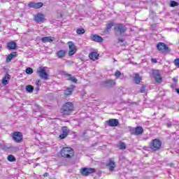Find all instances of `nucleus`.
<instances>
[{
  "mask_svg": "<svg viewBox=\"0 0 179 179\" xmlns=\"http://www.w3.org/2000/svg\"><path fill=\"white\" fill-rule=\"evenodd\" d=\"M163 142L159 138L152 139L149 143V148L152 152H159L162 150Z\"/></svg>",
  "mask_w": 179,
  "mask_h": 179,
  "instance_id": "obj_1",
  "label": "nucleus"
},
{
  "mask_svg": "<svg viewBox=\"0 0 179 179\" xmlns=\"http://www.w3.org/2000/svg\"><path fill=\"white\" fill-rule=\"evenodd\" d=\"M127 27L123 24H116L114 25V32L116 36H121L127 32Z\"/></svg>",
  "mask_w": 179,
  "mask_h": 179,
  "instance_id": "obj_2",
  "label": "nucleus"
},
{
  "mask_svg": "<svg viewBox=\"0 0 179 179\" xmlns=\"http://www.w3.org/2000/svg\"><path fill=\"white\" fill-rule=\"evenodd\" d=\"M60 155L62 156V157L71 159V157H72L75 153L73 152V149L69 147H65L61 150Z\"/></svg>",
  "mask_w": 179,
  "mask_h": 179,
  "instance_id": "obj_3",
  "label": "nucleus"
},
{
  "mask_svg": "<svg viewBox=\"0 0 179 179\" xmlns=\"http://www.w3.org/2000/svg\"><path fill=\"white\" fill-rule=\"evenodd\" d=\"M156 47L159 52H162L163 54H164V52L169 53L171 52V49L163 42H159L157 43Z\"/></svg>",
  "mask_w": 179,
  "mask_h": 179,
  "instance_id": "obj_4",
  "label": "nucleus"
},
{
  "mask_svg": "<svg viewBox=\"0 0 179 179\" xmlns=\"http://www.w3.org/2000/svg\"><path fill=\"white\" fill-rule=\"evenodd\" d=\"M61 111L63 114H65L66 115H71V113L73 111V103H72V102L66 103Z\"/></svg>",
  "mask_w": 179,
  "mask_h": 179,
  "instance_id": "obj_5",
  "label": "nucleus"
},
{
  "mask_svg": "<svg viewBox=\"0 0 179 179\" xmlns=\"http://www.w3.org/2000/svg\"><path fill=\"white\" fill-rule=\"evenodd\" d=\"M45 69H47V67H39L37 69V73H38V76L41 79H45V80H47V79H48V73H47Z\"/></svg>",
  "mask_w": 179,
  "mask_h": 179,
  "instance_id": "obj_6",
  "label": "nucleus"
},
{
  "mask_svg": "<svg viewBox=\"0 0 179 179\" xmlns=\"http://www.w3.org/2000/svg\"><path fill=\"white\" fill-rule=\"evenodd\" d=\"M131 135H135L136 136H139L143 134V127L142 126H138L134 128L130 129Z\"/></svg>",
  "mask_w": 179,
  "mask_h": 179,
  "instance_id": "obj_7",
  "label": "nucleus"
},
{
  "mask_svg": "<svg viewBox=\"0 0 179 179\" xmlns=\"http://www.w3.org/2000/svg\"><path fill=\"white\" fill-rule=\"evenodd\" d=\"M152 74L157 83H162L163 82V77H162V74H160L159 70H153Z\"/></svg>",
  "mask_w": 179,
  "mask_h": 179,
  "instance_id": "obj_8",
  "label": "nucleus"
},
{
  "mask_svg": "<svg viewBox=\"0 0 179 179\" xmlns=\"http://www.w3.org/2000/svg\"><path fill=\"white\" fill-rule=\"evenodd\" d=\"M68 45H69V57H72V55H75V54H76V45H75V43L72 41H69L67 43Z\"/></svg>",
  "mask_w": 179,
  "mask_h": 179,
  "instance_id": "obj_9",
  "label": "nucleus"
},
{
  "mask_svg": "<svg viewBox=\"0 0 179 179\" xmlns=\"http://www.w3.org/2000/svg\"><path fill=\"white\" fill-rule=\"evenodd\" d=\"M96 171V169L93 168H83L80 169V173L83 176H89V174H93Z\"/></svg>",
  "mask_w": 179,
  "mask_h": 179,
  "instance_id": "obj_10",
  "label": "nucleus"
},
{
  "mask_svg": "<svg viewBox=\"0 0 179 179\" xmlns=\"http://www.w3.org/2000/svg\"><path fill=\"white\" fill-rule=\"evenodd\" d=\"M13 139L19 143V142H22V139H23V134L21 132L15 131L13 134Z\"/></svg>",
  "mask_w": 179,
  "mask_h": 179,
  "instance_id": "obj_11",
  "label": "nucleus"
},
{
  "mask_svg": "<svg viewBox=\"0 0 179 179\" xmlns=\"http://www.w3.org/2000/svg\"><path fill=\"white\" fill-rule=\"evenodd\" d=\"M69 133V130H68V127H64L62 128V134L59 135L60 139H65L68 136V134Z\"/></svg>",
  "mask_w": 179,
  "mask_h": 179,
  "instance_id": "obj_12",
  "label": "nucleus"
},
{
  "mask_svg": "<svg viewBox=\"0 0 179 179\" xmlns=\"http://www.w3.org/2000/svg\"><path fill=\"white\" fill-rule=\"evenodd\" d=\"M34 20L37 23H43L44 22V15L38 13V15H35Z\"/></svg>",
  "mask_w": 179,
  "mask_h": 179,
  "instance_id": "obj_13",
  "label": "nucleus"
},
{
  "mask_svg": "<svg viewBox=\"0 0 179 179\" xmlns=\"http://www.w3.org/2000/svg\"><path fill=\"white\" fill-rule=\"evenodd\" d=\"M28 6L29 8H35L36 9H40V8H42L43 3L38 2V3H34L31 2L28 4Z\"/></svg>",
  "mask_w": 179,
  "mask_h": 179,
  "instance_id": "obj_14",
  "label": "nucleus"
},
{
  "mask_svg": "<svg viewBox=\"0 0 179 179\" xmlns=\"http://www.w3.org/2000/svg\"><path fill=\"white\" fill-rule=\"evenodd\" d=\"M92 39L93 40V41H96V43H103V37L97 34L92 35Z\"/></svg>",
  "mask_w": 179,
  "mask_h": 179,
  "instance_id": "obj_15",
  "label": "nucleus"
},
{
  "mask_svg": "<svg viewBox=\"0 0 179 179\" xmlns=\"http://www.w3.org/2000/svg\"><path fill=\"white\" fill-rule=\"evenodd\" d=\"M16 52H11L10 55H8L6 59V62L7 63L10 62V61H12V59H13V58L16 57Z\"/></svg>",
  "mask_w": 179,
  "mask_h": 179,
  "instance_id": "obj_16",
  "label": "nucleus"
},
{
  "mask_svg": "<svg viewBox=\"0 0 179 179\" xmlns=\"http://www.w3.org/2000/svg\"><path fill=\"white\" fill-rule=\"evenodd\" d=\"M89 57L92 61H96V59H99V54L96 52H92L91 53H90Z\"/></svg>",
  "mask_w": 179,
  "mask_h": 179,
  "instance_id": "obj_17",
  "label": "nucleus"
},
{
  "mask_svg": "<svg viewBox=\"0 0 179 179\" xmlns=\"http://www.w3.org/2000/svg\"><path fill=\"white\" fill-rule=\"evenodd\" d=\"M41 41L42 43H52V41H54V37L45 36L41 38Z\"/></svg>",
  "mask_w": 179,
  "mask_h": 179,
  "instance_id": "obj_18",
  "label": "nucleus"
},
{
  "mask_svg": "<svg viewBox=\"0 0 179 179\" xmlns=\"http://www.w3.org/2000/svg\"><path fill=\"white\" fill-rule=\"evenodd\" d=\"M134 80L136 85H139V83H141V82H142V77H141V76H139L138 73H136L135 76L134 78Z\"/></svg>",
  "mask_w": 179,
  "mask_h": 179,
  "instance_id": "obj_19",
  "label": "nucleus"
},
{
  "mask_svg": "<svg viewBox=\"0 0 179 179\" xmlns=\"http://www.w3.org/2000/svg\"><path fill=\"white\" fill-rule=\"evenodd\" d=\"M66 55V50H62L57 52V57H58V58H64Z\"/></svg>",
  "mask_w": 179,
  "mask_h": 179,
  "instance_id": "obj_20",
  "label": "nucleus"
},
{
  "mask_svg": "<svg viewBox=\"0 0 179 179\" xmlns=\"http://www.w3.org/2000/svg\"><path fill=\"white\" fill-rule=\"evenodd\" d=\"M9 79H10V76L9 74H6L2 80L3 85H8L9 83Z\"/></svg>",
  "mask_w": 179,
  "mask_h": 179,
  "instance_id": "obj_21",
  "label": "nucleus"
},
{
  "mask_svg": "<svg viewBox=\"0 0 179 179\" xmlns=\"http://www.w3.org/2000/svg\"><path fill=\"white\" fill-rule=\"evenodd\" d=\"M7 47H8V50H15V48H16V43L9 42L7 44Z\"/></svg>",
  "mask_w": 179,
  "mask_h": 179,
  "instance_id": "obj_22",
  "label": "nucleus"
},
{
  "mask_svg": "<svg viewBox=\"0 0 179 179\" xmlns=\"http://www.w3.org/2000/svg\"><path fill=\"white\" fill-rule=\"evenodd\" d=\"M73 92V87H68L66 90H64V94L65 96H70V94H72Z\"/></svg>",
  "mask_w": 179,
  "mask_h": 179,
  "instance_id": "obj_23",
  "label": "nucleus"
},
{
  "mask_svg": "<svg viewBox=\"0 0 179 179\" xmlns=\"http://www.w3.org/2000/svg\"><path fill=\"white\" fill-rule=\"evenodd\" d=\"M118 148L120 150H125V149H127V144L124 142H120Z\"/></svg>",
  "mask_w": 179,
  "mask_h": 179,
  "instance_id": "obj_24",
  "label": "nucleus"
},
{
  "mask_svg": "<svg viewBox=\"0 0 179 179\" xmlns=\"http://www.w3.org/2000/svg\"><path fill=\"white\" fill-rule=\"evenodd\" d=\"M66 76L68 77V80H71V82H73L74 83H76L78 82V80L75 77H72L71 74H66Z\"/></svg>",
  "mask_w": 179,
  "mask_h": 179,
  "instance_id": "obj_25",
  "label": "nucleus"
},
{
  "mask_svg": "<svg viewBox=\"0 0 179 179\" xmlns=\"http://www.w3.org/2000/svg\"><path fill=\"white\" fill-rule=\"evenodd\" d=\"M26 90L28 93H33V90H34V87L32 85H28L26 86Z\"/></svg>",
  "mask_w": 179,
  "mask_h": 179,
  "instance_id": "obj_26",
  "label": "nucleus"
},
{
  "mask_svg": "<svg viewBox=\"0 0 179 179\" xmlns=\"http://www.w3.org/2000/svg\"><path fill=\"white\" fill-rule=\"evenodd\" d=\"M106 166L109 167V171H113V159H109L108 163L106 164Z\"/></svg>",
  "mask_w": 179,
  "mask_h": 179,
  "instance_id": "obj_27",
  "label": "nucleus"
},
{
  "mask_svg": "<svg viewBox=\"0 0 179 179\" xmlns=\"http://www.w3.org/2000/svg\"><path fill=\"white\" fill-rule=\"evenodd\" d=\"M76 31L77 34H78L79 36H81L82 34H85V29L83 28H78Z\"/></svg>",
  "mask_w": 179,
  "mask_h": 179,
  "instance_id": "obj_28",
  "label": "nucleus"
},
{
  "mask_svg": "<svg viewBox=\"0 0 179 179\" xmlns=\"http://www.w3.org/2000/svg\"><path fill=\"white\" fill-rule=\"evenodd\" d=\"M8 162H16V158H15V156L10 155L7 157Z\"/></svg>",
  "mask_w": 179,
  "mask_h": 179,
  "instance_id": "obj_29",
  "label": "nucleus"
},
{
  "mask_svg": "<svg viewBox=\"0 0 179 179\" xmlns=\"http://www.w3.org/2000/svg\"><path fill=\"white\" fill-rule=\"evenodd\" d=\"M115 76L116 79H120V78H121V76H122V73H121V71H116L115 72Z\"/></svg>",
  "mask_w": 179,
  "mask_h": 179,
  "instance_id": "obj_30",
  "label": "nucleus"
},
{
  "mask_svg": "<svg viewBox=\"0 0 179 179\" xmlns=\"http://www.w3.org/2000/svg\"><path fill=\"white\" fill-rule=\"evenodd\" d=\"M111 27H113V22L107 24L106 29L105 31H106V33H108V31H110V30H111Z\"/></svg>",
  "mask_w": 179,
  "mask_h": 179,
  "instance_id": "obj_31",
  "label": "nucleus"
},
{
  "mask_svg": "<svg viewBox=\"0 0 179 179\" xmlns=\"http://www.w3.org/2000/svg\"><path fill=\"white\" fill-rule=\"evenodd\" d=\"M120 125V122L117 119H113V127H118Z\"/></svg>",
  "mask_w": 179,
  "mask_h": 179,
  "instance_id": "obj_32",
  "label": "nucleus"
},
{
  "mask_svg": "<svg viewBox=\"0 0 179 179\" xmlns=\"http://www.w3.org/2000/svg\"><path fill=\"white\" fill-rule=\"evenodd\" d=\"M171 8H174L175 6H178V2L176 1H171L170 4Z\"/></svg>",
  "mask_w": 179,
  "mask_h": 179,
  "instance_id": "obj_33",
  "label": "nucleus"
},
{
  "mask_svg": "<svg viewBox=\"0 0 179 179\" xmlns=\"http://www.w3.org/2000/svg\"><path fill=\"white\" fill-rule=\"evenodd\" d=\"M25 72L28 75H31V73H33V69H31L30 67H28V68L26 69Z\"/></svg>",
  "mask_w": 179,
  "mask_h": 179,
  "instance_id": "obj_34",
  "label": "nucleus"
},
{
  "mask_svg": "<svg viewBox=\"0 0 179 179\" xmlns=\"http://www.w3.org/2000/svg\"><path fill=\"white\" fill-rule=\"evenodd\" d=\"M173 63L175 66H177L178 68H179V58L175 59L173 61Z\"/></svg>",
  "mask_w": 179,
  "mask_h": 179,
  "instance_id": "obj_35",
  "label": "nucleus"
},
{
  "mask_svg": "<svg viewBox=\"0 0 179 179\" xmlns=\"http://www.w3.org/2000/svg\"><path fill=\"white\" fill-rule=\"evenodd\" d=\"M146 92V86L145 85H143L141 88L140 89L141 93H145Z\"/></svg>",
  "mask_w": 179,
  "mask_h": 179,
  "instance_id": "obj_36",
  "label": "nucleus"
},
{
  "mask_svg": "<svg viewBox=\"0 0 179 179\" xmlns=\"http://www.w3.org/2000/svg\"><path fill=\"white\" fill-rule=\"evenodd\" d=\"M108 124L109 127H113V119H110L109 121L108 122Z\"/></svg>",
  "mask_w": 179,
  "mask_h": 179,
  "instance_id": "obj_37",
  "label": "nucleus"
},
{
  "mask_svg": "<svg viewBox=\"0 0 179 179\" xmlns=\"http://www.w3.org/2000/svg\"><path fill=\"white\" fill-rule=\"evenodd\" d=\"M151 62L152 64H157V59L155 58H151Z\"/></svg>",
  "mask_w": 179,
  "mask_h": 179,
  "instance_id": "obj_38",
  "label": "nucleus"
},
{
  "mask_svg": "<svg viewBox=\"0 0 179 179\" xmlns=\"http://www.w3.org/2000/svg\"><path fill=\"white\" fill-rule=\"evenodd\" d=\"M106 83L108 84L106 85V86H109V85H111V83H113V80H108L106 81Z\"/></svg>",
  "mask_w": 179,
  "mask_h": 179,
  "instance_id": "obj_39",
  "label": "nucleus"
},
{
  "mask_svg": "<svg viewBox=\"0 0 179 179\" xmlns=\"http://www.w3.org/2000/svg\"><path fill=\"white\" fill-rule=\"evenodd\" d=\"M143 150H145L146 152H148V150H149V148L146 145H145L143 148Z\"/></svg>",
  "mask_w": 179,
  "mask_h": 179,
  "instance_id": "obj_40",
  "label": "nucleus"
},
{
  "mask_svg": "<svg viewBox=\"0 0 179 179\" xmlns=\"http://www.w3.org/2000/svg\"><path fill=\"white\" fill-rule=\"evenodd\" d=\"M173 82H174V83H177V82H178V79H177V78H173Z\"/></svg>",
  "mask_w": 179,
  "mask_h": 179,
  "instance_id": "obj_41",
  "label": "nucleus"
},
{
  "mask_svg": "<svg viewBox=\"0 0 179 179\" xmlns=\"http://www.w3.org/2000/svg\"><path fill=\"white\" fill-rule=\"evenodd\" d=\"M119 43H124V39L119 38Z\"/></svg>",
  "mask_w": 179,
  "mask_h": 179,
  "instance_id": "obj_42",
  "label": "nucleus"
},
{
  "mask_svg": "<svg viewBox=\"0 0 179 179\" xmlns=\"http://www.w3.org/2000/svg\"><path fill=\"white\" fill-rule=\"evenodd\" d=\"M36 86H40V81H36Z\"/></svg>",
  "mask_w": 179,
  "mask_h": 179,
  "instance_id": "obj_43",
  "label": "nucleus"
},
{
  "mask_svg": "<svg viewBox=\"0 0 179 179\" xmlns=\"http://www.w3.org/2000/svg\"><path fill=\"white\" fill-rule=\"evenodd\" d=\"M43 177H48V173H45L43 175Z\"/></svg>",
  "mask_w": 179,
  "mask_h": 179,
  "instance_id": "obj_44",
  "label": "nucleus"
},
{
  "mask_svg": "<svg viewBox=\"0 0 179 179\" xmlns=\"http://www.w3.org/2000/svg\"><path fill=\"white\" fill-rule=\"evenodd\" d=\"M176 92L178 93V94H179V88H176Z\"/></svg>",
  "mask_w": 179,
  "mask_h": 179,
  "instance_id": "obj_45",
  "label": "nucleus"
},
{
  "mask_svg": "<svg viewBox=\"0 0 179 179\" xmlns=\"http://www.w3.org/2000/svg\"><path fill=\"white\" fill-rule=\"evenodd\" d=\"M36 92H38L40 90V88H38V87L36 88Z\"/></svg>",
  "mask_w": 179,
  "mask_h": 179,
  "instance_id": "obj_46",
  "label": "nucleus"
},
{
  "mask_svg": "<svg viewBox=\"0 0 179 179\" xmlns=\"http://www.w3.org/2000/svg\"><path fill=\"white\" fill-rule=\"evenodd\" d=\"M38 164H34V167H37Z\"/></svg>",
  "mask_w": 179,
  "mask_h": 179,
  "instance_id": "obj_47",
  "label": "nucleus"
},
{
  "mask_svg": "<svg viewBox=\"0 0 179 179\" xmlns=\"http://www.w3.org/2000/svg\"><path fill=\"white\" fill-rule=\"evenodd\" d=\"M171 88L174 87V85H171Z\"/></svg>",
  "mask_w": 179,
  "mask_h": 179,
  "instance_id": "obj_48",
  "label": "nucleus"
},
{
  "mask_svg": "<svg viewBox=\"0 0 179 179\" xmlns=\"http://www.w3.org/2000/svg\"><path fill=\"white\" fill-rule=\"evenodd\" d=\"M113 165L114 166V162H113Z\"/></svg>",
  "mask_w": 179,
  "mask_h": 179,
  "instance_id": "obj_49",
  "label": "nucleus"
},
{
  "mask_svg": "<svg viewBox=\"0 0 179 179\" xmlns=\"http://www.w3.org/2000/svg\"><path fill=\"white\" fill-rule=\"evenodd\" d=\"M178 15H179V13H178Z\"/></svg>",
  "mask_w": 179,
  "mask_h": 179,
  "instance_id": "obj_50",
  "label": "nucleus"
}]
</instances>
